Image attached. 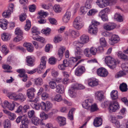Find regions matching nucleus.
<instances>
[{
    "mask_svg": "<svg viewBox=\"0 0 128 128\" xmlns=\"http://www.w3.org/2000/svg\"><path fill=\"white\" fill-rule=\"evenodd\" d=\"M92 102V100L89 99H87L83 102L82 105L83 108L87 110L90 109L91 112H93L97 110L98 108L96 105L95 104L91 105Z\"/></svg>",
    "mask_w": 128,
    "mask_h": 128,
    "instance_id": "f257e3e1",
    "label": "nucleus"
},
{
    "mask_svg": "<svg viewBox=\"0 0 128 128\" xmlns=\"http://www.w3.org/2000/svg\"><path fill=\"white\" fill-rule=\"evenodd\" d=\"M105 62L111 69H113L116 66V61L110 56H106L105 59Z\"/></svg>",
    "mask_w": 128,
    "mask_h": 128,
    "instance_id": "f03ea898",
    "label": "nucleus"
},
{
    "mask_svg": "<svg viewBox=\"0 0 128 128\" xmlns=\"http://www.w3.org/2000/svg\"><path fill=\"white\" fill-rule=\"evenodd\" d=\"M84 24L82 22V20L79 16L77 17L73 22V26L77 30H79L84 26Z\"/></svg>",
    "mask_w": 128,
    "mask_h": 128,
    "instance_id": "7ed1b4c3",
    "label": "nucleus"
},
{
    "mask_svg": "<svg viewBox=\"0 0 128 128\" xmlns=\"http://www.w3.org/2000/svg\"><path fill=\"white\" fill-rule=\"evenodd\" d=\"M100 24V23L94 20L92 22V24L90 26L88 32L90 33L94 34H96L97 33L98 30L97 25Z\"/></svg>",
    "mask_w": 128,
    "mask_h": 128,
    "instance_id": "20e7f679",
    "label": "nucleus"
},
{
    "mask_svg": "<svg viewBox=\"0 0 128 128\" xmlns=\"http://www.w3.org/2000/svg\"><path fill=\"white\" fill-rule=\"evenodd\" d=\"M120 108L119 104L116 101L111 102L110 104L108 110L110 112H116Z\"/></svg>",
    "mask_w": 128,
    "mask_h": 128,
    "instance_id": "39448f33",
    "label": "nucleus"
},
{
    "mask_svg": "<svg viewBox=\"0 0 128 128\" xmlns=\"http://www.w3.org/2000/svg\"><path fill=\"white\" fill-rule=\"evenodd\" d=\"M82 50L81 48H78L76 49L75 52V57H72L70 58V61L73 62H76L78 59L81 58V56H82Z\"/></svg>",
    "mask_w": 128,
    "mask_h": 128,
    "instance_id": "423d86ee",
    "label": "nucleus"
},
{
    "mask_svg": "<svg viewBox=\"0 0 128 128\" xmlns=\"http://www.w3.org/2000/svg\"><path fill=\"white\" fill-rule=\"evenodd\" d=\"M38 14L39 15L37 17L39 19L38 21V22L40 24H43L46 22V20L44 18L48 15V13L43 10H41L38 12Z\"/></svg>",
    "mask_w": 128,
    "mask_h": 128,
    "instance_id": "0eeeda50",
    "label": "nucleus"
},
{
    "mask_svg": "<svg viewBox=\"0 0 128 128\" xmlns=\"http://www.w3.org/2000/svg\"><path fill=\"white\" fill-rule=\"evenodd\" d=\"M97 73L98 76L102 77H106L108 74L107 70L103 68H100L98 69Z\"/></svg>",
    "mask_w": 128,
    "mask_h": 128,
    "instance_id": "6e6552de",
    "label": "nucleus"
},
{
    "mask_svg": "<svg viewBox=\"0 0 128 128\" xmlns=\"http://www.w3.org/2000/svg\"><path fill=\"white\" fill-rule=\"evenodd\" d=\"M96 3L100 8H103L108 6L110 2L108 0H97Z\"/></svg>",
    "mask_w": 128,
    "mask_h": 128,
    "instance_id": "1a4fd4ad",
    "label": "nucleus"
},
{
    "mask_svg": "<svg viewBox=\"0 0 128 128\" xmlns=\"http://www.w3.org/2000/svg\"><path fill=\"white\" fill-rule=\"evenodd\" d=\"M17 72L19 73L18 76L20 77L23 78L22 81L26 82L27 80L28 77L27 75L25 74V70L23 69H19L17 70Z\"/></svg>",
    "mask_w": 128,
    "mask_h": 128,
    "instance_id": "9d476101",
    "label": "nucleus"
},
{
    "mask_svg": "<svg viewBox=\"0 0 128 128\" xmlns=\"http://www.w3.org/2000/svg\"><path fill=\"white\" fill-rule=\"evenodd\" d=\"M32 123L35 126L44 125L45 124L43 122L42 120L36 117H33L32 120Z\"/></svg>",
    "mask_w": 128,
    "mask_h": 128,
    "instance_id": "9b49d317",
    "label": "nucleus"
},
{
    "mask_svg": "<svg viewBox=\"0 0 128 128\" xmlns=\"http://www.w3.org/2000/svg\"><path fill=\"white\" fill-rule=\"evenodd\" d=\"M85 71L84 67L82 66H79L76 69L75 73V75L77 76H81Z\"/></svg>",
    "mask_w": 128,
    "mask_h": 128,
    "instance_id": "f8f14e48",
    "label": "nucleus"
},
{
    "mask_svg": "<svg viewBox=\"0 0 128 128\" xmlns=\"http://www.w3.org/2000/svg\"><path fill=\"white\" fill-rule=\"evenodd\" d=\"M36 89L33 88H31L27 90L26 95L30 99H32L34 97Z\"/></svg>",
    "mask_w": 128,
    "mask_h": 128,
    "instance_id": "ddd939ff",
    "label": "nucleus"
},
{
    "mask_svg": "<svg viewBox=\"0 0 128 128\" xmlns=\"http://www.w3.org/2000/svg\"><path fill=\"white\" fill-rule=\"evenodd\" d=\"M120 40V38L118 35L113 34L111 36L109 42L111 45H113L118 42Z\"/></svg>",
    "mask_w": 128,
    "mask_h": 128,
    "instance_id": "4468645a",
    "label": "nucleus"
},
{
    "mask_svg": "<svg viewBox=\"0 0 128 128\" xmlns=\"http://www.w3.org/2000/svg\"><path fill=\"white\" fill-rule=\"evenodd\" d=\"M116 25L114 23H108L104 24L103 26L104 28L107 30H110L114 29L116 27Z\"/></svg>",
    "mask_w": 128,
    "mask_h": 128,
    "instance_id": "2eb2a0df",
    "label": "nucleus"
},
{
    "mask_svg": "<svg viewBox=\"0 0 128 128\" xmlns=\"http://www.w3.org/2000/svg\"><path fill=\"white\" fill-rule=\"evenodd\" d=\"M29 121L27 118L24 117L22 120V124L20 126V128H28Z\"/></svg>",
    "mask_w": 128,
    "mask_h": 128,
    "instance_id": "dca6fc26",
    "label": "nucleus"
},
{
    "mask_svg": "<svg viewBox=\"0 0 128 128\" xmlns=\"http://www.w3.org/2000/svg\"><path fill=\"white\" fill-rule=\"evenodd\" d=\"M96 98L99 101H101L104 99V96L103 92L102 91H98L95 93Z\"/></svg>",
    "mask_w": 128,
    "mask_h": 128,
    "instance_id": "f3484780",
    "label": "nucleus"
},
{
    "mask_svg": "<svg viewBox=\"0 0 128 128\" xmlns=\"http://www.w3.org/2000/svg\"><path fill=\"white\" fill-rule=\"evenodd\" d=\"M3 112L8 116L9 119L10 120H14L16 118V115L14 113H12L8 110H3Z\"/></svg>",
    "mask_w": 128,
    "mask_h": 128,
    "instance_id": "a211bd4d",
    "label": "nucleus"
},
{
    "mask_svg": "<svg viewBox=\"0 0 128 128\" xmlns=\"http://www.w3.org/2000/svg\"><path fill=\"white\" fill-rule=\"evenodd\" d=\"M70 62H69L68 61L66 60H64L63 61V64L64 66L66 68L68 66H71V65L70 64V62L71 63H73V64L72 65L73 66V68H74L80 62V61H78L76 64H74L75 62H71L70 61Z\"/></svg>",
    "mask_w": 128,
    "mask_h": 128,
    "instance_id": "6ab92c4d",
    "label": "nucleus"
},
{
    "mask_svg": "<svg viewBox=\"0 0 128 128\" xmlns=\"http://www.w3.org/2000/svg\"><path fill=\"white\" fill-rule=\"evenodd\" d=\"M26 61L27 65L29 66H32L34 65V59L30 56H28L26 57Z\"/></svg>",
    "mask_w": 128,
    "mask_h": 128,
    "instance_id": "aec40b11",
    "label": "nucleus"
},
{
    "mask_svg": "<svg viewBox=\"0 0 128 128\" xmlns=\"http://www.w3.org/2000/svg\"><path fill=\"white\" fill-rule=\"evenodd\" d=\"M57 121L59 124L60 126H63L66 124V118L64 117L61 116L58 117Z\"/></svg>",
    "mask_w": 128,
    "mask_h": 128,
    "instance_id": "412c9836",
    "label": "nucleus"
},
{
    "mask_svg": "<svg viewBox=\"0 0 128 128\" xmlns=\"http://www.w3.org/2000/svg\"><path fill=\"white\" fill-rule=\"evenodd\" d=\"M102 124V120L100 117H96L94 120L93 124L96 127L100 126Z\"/></svg>",
    "mask_w": 128,
    "mask_h": 128,
    "instance_id": "4be33fe9",
    "label": "nucleus"
},
{
    "mask_svg": "<svg viewBox=\"0 0 128 128\" xmlns=\"http://www.w3.org/2000/svg\"><path fill=\"white\" fill-rule=\"evenodd\" d=\"M8 24V22L5 19L0 20V27L4 30L7 28Z\"/></svg>",
    "mask_w": 128,
    "mask_h": 128,
    "instance_id": "5701e85b",
    "label": "nucleus"
},
{
    "mask_svg": "<svg viewBox=\"0 0 128 128\" xmlns=\"http://www.w3.org/2000/svg\"><path fill=\"white\" fill-rule=\"evenodd\" d=\"M79 35L80 33L78 31L74 30H70L67 34V36H70L73 38H76Z\"/></svg>",
    "mask_w": 128,
    "mask_h": 128,
    "instance_id": "b1692460",
    "label": "nucleus"
},
{
    "mask_svg": "<svg viewBox=\"0 0 128 128\" xmlns=\"http://www.w3.org/2000/svg\"><path fill=\"white\" fill-rule=\"evenodd\" d=\"M71 15V12L68 11L64 15L63 18V20L64 23L68 22L70 20Z\"/></svg>",
    "mask_w": 128,
    "mask_h": 128,
    "instance_id": "393cba45",
    "label": "nucleus"
},
{
    "mask_svg": "<svg viewBox=\"0 0 128 128\" xmlns=\"http://www.w3.org/2000/svg\"><path fill=\"white\" fill-rule=\"evenodd\" d=\"M2 39L4 41H7L9 40L11 38V35L7 33H4L1 34Z\"/></svg>",
    "mask_w": 128,
    "mask_h": 128,
    "instance_id": "a878e982",
    "label": "nucleus"
},
{
    "mask_svg": "<svg viewBox=\"0 0 128 128\" xmlns=\"http://www.w3.org/2000/svg\"><path fill=\"white\" fill-rule=\"evenodd\" d=\"M23 46L26 48L28 52H32L33 51L34 48L31 44L25 42Z\"/></svg>",
    "mask_w": 128,
    "mask_h": 128,
    "instance_id": "bb28decb",
    "label": "nucleus"
},
{
    "mask_svg": "<svg viewBox=\"0 0 128 128\" xmlns=\"http://www.w3.org/2000/svg\"><path fill=\"white\" fill-rule=\"evenodd\" d=\"M80 40L81 42L84 44L88 42L89 40L88 36L85 34H83L80 37Z\"/></svg>",
    "mask_w": 128,
    "mask_h": 128,
    "instance_id": "cd10ccee",
    "label": "nucleus"
},
{
    "mask_svg": "<svg viewBox=\"0 0 128 128\" xmlns=\"http://www.w3.org/2000/svg\"><path fill=\"white\" fill-rule=\"evenodd\" d=\"M118 92L116 90H112L110 93L111 98L112 100H115L118 98Z\"/></svg>",
    "mask_w": 128,
    "mask_h": 128,
    "instance_id": "c85d7f7f",
    "label": "nucleus"
},
{
    "mask_svg": "<svg viewBox=\"0 0 128 128\" xmlns=\"http://www.w3.org/2000/svg\"><path fill=\"white\" fill-rule=\"evenodd\" d=\"M45 106L44 111L48 112L52 108V105L50 102L47 101L46 102Z\"/></svg>",
    "mask_w": 128,
    "mask_h": 128,
    "instance_id": "c756f323",
    "label": "nucleus"
},
{
    "mask_svg": "<svg viewBox=\"0 0 128 128\" xmlns=\"http://www.w3.org/2000/svg\"><path fill=\"white\" fill-rule=\"evenodd\" d=\"M26 97L25 95L21 93H20L17 94L16 100H20L23 102L26 99Z\"/></svg>",
    "mask_w": 128,
    "mask_h": 128,
    "instance_id": "7c9ffc66",
    "label": "nucleus"
},
{
    "mask_svg": "<svg viewBox=\"0 0 128 128\" xmlns=\"http://www.w3.org/2000/svg\"><path fill=\"white\" fill-rule=\"evenodd\" d=\"M127 86L125 83H122L120 84L119 86L120 90L122 92H126L127 91L128 88Z\"/></svg>",
    "mask_w": 128,
    "mask_h": 128,
    "instance_id": "2f4dec72",
    "label": "nucleus"
},
{
    "mask_svg": "<svg viewBox=\"0 0 128 128\" xmlns=\"http://www.w3.org/2000/svg\"><path fill=\"white\" fill-rule=\"evenodd\" d=\"M41 62L40 66L41 68L46 67V65L47 60V58L45 56H43L41 58Z\"/></svg>",
    "mask_w": 128,
    "mask_h": 128,
    "instance_id": "473e14b6",
    "label": "nucleus"
},
{
    "mask_svg": "<svg viewBox=\"0 0 128 128\" xmlns=\"http://www.w3.org/2000/svg\"><path fill=\"white\" fill-rule=\"evenodd\" d=\"M56 91L59 93L62 94L64 92V87L62 85L58 84L56 87Z\"/></svg>",
    "mask_w": 128,
    "mask_h": 128,
    "instance_id": "72a5a7b5",
    "label": "nucleus"
},
{
    "mask_svg": "<svg viewBox=\"0 0 128 128\" xmlns=\"http://www.w3.org/2000/svg\"><path fill=\"white\" fill-rule=\"evenodd\" d=\"M66 48L64 46H62L60 48L58 51V55L60 58V60L62 58L63 54L65 51Z\"/></svg>",
    "mask_w": 128,
    "mask_h": 128,
    "instance_id": "f704fd0d",
    "label": "nucleus"
},
{
    "mask_svg": "<svg viewBox=\"0 0 128 128\" xmlns=\"http://www.w3.org/2000/svg\"><path fill=\"white\" fill-rule=\"evenodd\" d=\"M7 96L9 98L16 100L17 94L16 93L10 92L8 94Z\"/></svg>",
    "mask_w": 128,
    "mask_h": 128,
    "instance_id": "c9c22d12",
    "label": "nucleus"
},
{
    "mask_svg": "<svg viewBox=\"0 0 128 128\" xmlns=\"http://www.w3.org/2000/svg\"><path fill=\"white\" fill-rule=\"evenodd\" d=\"M75 110V108H72L69 112L68 114V118L70 120H72L73 119V113Z\"/></svg>",
    "mask_w": 128,
    "mask_h": 128,
    "instance_id": "e433bc0d",
    "label": "nucleus"
},
{
    "mask_svg": "<svg viewBox=\"0 0 128 128\" xmlns=\"http://www.w3.org/2000/svg\"><path fill=\"white\" fill-rule=\"evenodd\" d=\"M53 99L54 101L60 102L62 100V96L60 94H58L55 96Z\"/></svg>",
    "mask_w": 128,
    "mask_h": 128,
    "instance_id": "4c0bfd02",
    "label": "nucleus"
},
{
    "mask_svg": "<svg viewBox=\"0 0 128 128\" xmlns=\"http://www.w3.org/2000/svg\"><path fill=\"white\" fill-rule=\"evenodd\" d=\"M11 13L9 10H5L2 13V16L4 18H8L10 16Z\"/></svg>",
    "mask_w": 128,
    "mask_h": 128,
    "instance_id": "58836bf2",
    "label": "nucleus"
},
{
    "mask_svg": "<svg viewBox=\"0 0 128 128\" xmlns=\"http://www.w3.org/2000/svg\"><path fill=\"white\" fill-rule=\"evenodd\" d=\"M74 45L76 46V49H77L78 48H80L83 46L84 44L81 42L76 41L74 42Z\"/></svg>",
    "mask_w": 128,
    "mask_h": 128,
    "instance_id": "ea45409f",
    "label": "nucleus"
},
{
    "mask_svg": "<svg viewBox=\"0 0 128 128\" xmlns=\"http://www.w3.org/2000/svg\"><path fill=\"white\" fill-rule=\"evenodd\" d=\"M4 128H10L11 124L10 121L8 119L5 120L4 122Z\"/></svg>",
    "mask_w": 128,
    "mask_h": 128,
    "instance_id": "a19ab883",
    "label": "nucleus"
},
{
    "mask_svg": "<svg viewBox=\"0 0 128 128\" xmlns=\"http://www.w3.org/2000/svg\"><path fill=\"white\" fill-rule=\"evenodd\" d=\"M31 26L30 21L27 20H26V24L24 27V30L26 31L29 30Z\"/></svg>",
    "mask_w": 128,
    "mask_h": 128,
    "instance_id": "79ce46f5",
    "label": "nucleus"
},
{
    "mask_svg": "<svg viewBox=\"0 0 128 128\" xmlns=\"http://www.w3.org/2000/svg\"><path fill=\"white\" fill-rule=\"evenodd\" d=\"M16 105H18V104L16 102L12 104L10 103L7 108L10 110H14L15 106Z\"/></svg>",
    "mask_w": 128,
    "mask_h": 128,
    "instance_id": "37998d69",
    "label": "nucleus"
},
{
    "mask_svg": "<svg viewBox=\"0 0 128 128\" xmlns=\"http://www.w3.org/2000/svg\"><path fill=\"white\" fill-rule=\"evenodd\" d=\"M88 84L91 87H93L96 86L98 84V82L97 81L94 80H91L89 82Z\"/></svg>",
    "mask_w": 128,
    "mask_h": 128,
    "instance_id": "c03bdc74",
    "label": "nucleus"
},
{
    "mask_svg": "<svg viewBox=\"0 0 128 128\" xmlns=\"http://www.w3.org/2000/svg\"><path fill=\"white\" fill-rule=\"evenodd\" d=\"M118 56L122 59L126 60L128 59V56L125 54H122L121 52H119L118 54Z\"/></svg>",
    "mask_w": 128,
    "mask_h": 128,
    "instance_id": "a18cd8bd",
    "label": "nucleus"
},
{
    "mask_svg": "<svg viewBox=\"0 0 128 128\" xmlns=\"http://www.w3.org/2000/svg\"><path fill=\"white\" fill-rule=\"evenodd\" d=\"M114 18L119 22H121L123 20L122 17L118 13H116L115 14Z\"/></svg>",
    "mask_w": 128,
    "mask_h": 128,
    "instance_id": "49530a36",
    "label": "nucleus"
},
{
    "mask_svg": "<svg viewBox=\"0 0 128 128\" xmlns=\"http://www.w3.org/2000/svg\"><path fill=\"white\" fill-rule=\"evenodd\" d=\"M68 91L69 94L71 97L72 98H74L75 97L76 95L75 92V90L70 88L69 90Z\"/></svg>",
    "mask_w": 128,
    "mask_h": 128,
    "instance_id": "de8ad7c7",
    "label": "nucleus"
},
{
    "mask_svg": "<svg viewBox=\"0 0 128 128\" xmlns=\"http://www.w3.org/2000/svg\"><path fill=\"white\" fill-rule=\"evenodd\" d=\"M126 75L124 71H120L117 72L115 75V77L116 78H118L119 77L124 76Z\"/></svg>",
    "mask_w": 128,
    "mask_h": 128,
    "instance_id": "09e8293b",
    "label": "nucleus"
},
{
    "mask_svg": "<svg viewBox=\"0 0 128 128\" xmlns=\"http://www.w3.org/2000/svg\"><path fill=\"white\" fill-rule=\"evenodd\" d=\"M49 85L50 88L52 89L55 88L57 86L56 82L53 80L50 82Z\"/></svg>",
    "mask_w": 128,
    "mask_h": 128,
    "instance_id": "8fccbe9b",
    "label": "nucleus"
},
{
    "mask_svg": "<svg viewBox=\"0 0 128 128\" xmlns=\"http://www.w3.org/2000/svg\"><path fill=\"white\" fill-rule=\"evenodd\" d=\"M15 33L18 36H22L23 32L19 28H16L15 30Z\"/></svg>",
    "mask_w": 128,
    "mask_h": 128,
    "instance_id": "3c124183",
    "label": "nucleus"
},
{
    "mask_svg": "<svg viewBox=\"0 0 128 128\" xmlns=\"http://www.w3.org/2000/svg\"><path fill=\"white\" fill-rule=\"evenodd\" d=\"M121 67L124 71L126 72H128V62L122 64L121 65Z\"/></svg>",
    "mask_w": 128,
    "mask_h": 128,
    "instance_id": "603ef678",
    "label": "nucleus"
},
{
    "mask_svg": "<svg viewBox=\"0 0 128 128\" xmlns=\"http://www.w3.org/2000/svg\"><path fill=\"white\" fill-rule=\"evenodd\" d=\"M84 53L87 57H90L91 56L90 49L89 48H86L84 51Z\"/></svg>",
    "mask_w": 128,
    "mask_h": 128,
    "instance_id": "864d4df0",
    "label": "nucleus"
},
{
    "mask_svg": "<svg viewBox=\"0 0 128 128\" xmlns=\"http://www.w3.org/2000/svg\"><path fill=\"white\" fill-rule=\"evenodd\" d=\"M23 107L22 106H20L18 108L17 110L15 112L16 113H18L20 114L23 115Z\"/></svg>",
    "mask_w": 128,
    "mask_h": 128,
    "instance_id": "5fc2aeb1",
    "label": "nucleus"
},
{
    "mask_svg": "<svg viewBox=\"0 0 128 128\" xmlns=\"http://www.w3.org/2000/svg\"><path fill=\"white\" fill-rule=\"evenodd\" d=\"M53 9L54 11L57 12H60L62 10L61 8L58 5H55L53 7Z\"/></svg>",
    "mask_w": 128,
    "mask_h": 128,
    "instance_id": "6e6d98bb",
    "label": "nucleus"
},
{
    "mask_svg": "<svg viewBox=\"0 0 128 128\" xmlns=\"http://www.w3.org/2000/svg\"><path fill=\"white\" fill-rule=\"evenodd\" d=\"M1 50L3 53L5 54H6L8 53V50L6 45H3L2 46Z\"/></svg>",
    "mask_w": 128,
    "mask_h": 128,
    "instance_id": "4d7b16f0",
    "label": "nucleus"
},
{
    "mask_svg": "<svg viewBox=\"0 0 128 128\" xmlns=\"http://www.w3.org/2000/svg\"><path fill=\"white\" fill-rule=\"evenodd\" d=\"M98 11L97 10L92 9L89 10L88 13V15L91 16L94 15Z\"/></svg>",
    "mask_w": 128,
    "mask_h": 128,
    "instance_id": "13d9d810",
    "label": "nucleus"
},
{
    "mask_svg": "<svg viewBox=\"0 0 128 128\" xmlns=\"http://www.w3.org/2000/svg\"><path fill=\"white\" fill-rule=\"evenodd\" d=\"M100 43L101 45L102 46H106V42L104 38H102L100 39Z\"/></svg>",
    "mask_w": 128,
    "mask_h": 128,
    "instance_id": "bf43d9fd",
    "label": "nucleus"
},
{
    "mask_svg": "<svg viewBox=\"0 0 128 128\" xmlns=\"http://www.w3.org/2000/svg\"><path fill=\"white\" fill-rule=\"evenodd\" d=\"M99 16L101 18L102 20L104 21H108V19L106 15L105 14L101 13V14H100V13L99 14Z\"/></svg>",
    "mask_w": 128,
    "mask_h": 128,
    "instance_id": "052dcab7",
    "label": "nucleus"
},
{
    "mask_svg": "<svg viewBox=\"0 0 128 128\" xmlns=\"http://www.w3.org/2000/svg\"><path fill=\"white\" fill-rule=\"evenodd\" d=\"M50 28H47L46 29L42 30V32L45 35L48 36L50 34Z\"/></svg>",
    "mask_w": 128,
    "mask_h": 128,
    "instance_id": "680f3d73",
    "label": "nucleus"
},
{
    "mask_svg": "<svg viewBox=\"0 0 128 128\" xmlns=\"http://www.w3.org/2000/svg\"><path fill=\"white\" fill-rule=\"evenodd\" d=\"M91 55L92 54L93 55L96 54L97 52V49L94 47H92L90 49Z\"/></svg>",
    "mask_w": 128,
    "mask_h": 128,
    "instance_id": "e2e57ef3",
    "label": "nucleus"
},
{
    "mask_svg": "<svg viewBox=\"0 0 128 128\" xmlns=\"http://www.w3.org/2000/svg\"><path fill=\"white\" fill-rule=\"evenodd\" d=\"M31 105L34 109H35L36 110H38L40 108L39 103L35 104L32 103L31 104Z\"/></svg>",
    "mask_w": 128,
    "mask_h": 128,
    "instance_id": "0e129e2a",
    "label": "nucleus"
},
{
    "mask_svg": "<svg viewBox=\"0 0 128 128\" xmlns=\"http://www.w3.org/2000/svg\"><path fill=\"white\" fill-rule=\"evenodd\" d=\"M31 30L32 33L34 34L35 35H37L40 33L39 32L38 30V28L36 27L32 28Z\"/></svg>",
    "mask_w": 128,
    "mask_h": 128,
    "instance_id": "69168bd1",
    "label": "nucleus"
},
{
    "mask_svg": "<svg viewBox=\"0 0 128 128\" xmlns=\"http://www.w3.org/2000/svg\"><path fill=\"white\" fill-rule=\"evenodd\" d=\"M36 84L41 85L43 84L42 79L40 78H37L35 81Z\"/></svg>",
    "mask_w": 128,
    "mask_h": 128,
    "instance_id": "338daca9",
    "label": "nucleus"
},
{
    "mask_svg": "<svg viewBox=\"0 0 128 128\" xmlns=\"http://www.w3.org/2000/svg\"><path fill=\"white\" fill-rule=\"evenodd\" d=\"M49 63L51 64H56V60L54 57H51L49 58Z\"/></svg>",
    "mask_w": 128,
    "mask_h": 128,
    "instance_id": "774afa93",
    "label": "nucleus"
}]
</instances>
